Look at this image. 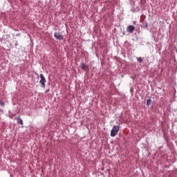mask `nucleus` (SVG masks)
<instances>
[{"label":"nucleus","mask_w":177,"mask_h":177,"mask_svg":"<svg viewBox=\"0 0 177 177\" xmlns=\"http://www.w3.org/2000/svg\"><path fill=\"white\" fill-rule=\"evenodd\" d=\"M119 131H120V126H113L112 130L111 131V138L115 137V136L118 134Z\"/></svg>","instance_id":"obj_1"},{"label":"nucleus","mask_w":177,"mask_h":177,"mask_svg":"<svg viewBox=\"0 0 177 177\" xmlns=\"http://www.w3.org/2000/svg\"><path fill=\"white\" fill-rule=\"evenodd\" d=\"M40 81L39 83L41 85V88H45V83L46 82V79H45V76L42 74H40Z\"/></svg>","instance_id":"obj_2"},{"label":"nucleus","mask_w":177,"mask_h":177,"mask_svg":"<svg viewBox=\"0 0 177 177\" xmlns=\"http://www.w3.org/2000/svg\"><path fill=\"white\" fill-rule=\"evenodd\" d=\"M54 37H55V38L57 39H59L60 41L63 40V35H62V33L59 32H55L54 33Z\"/></svg>","instance_id":"obj_3"},{"label":"nucleus","mask_w":177,"mask_h":177,"mask_svg":"<svg viewBox=\"0 0 177 177\" xmlns=\"http://www.w3.org/2000/svg\"><path fill=\"white\" fill-rule=\"evenodd\" d=\"M82 70H84V71H89V66L86 65L85 63H82L80 64Z\"/></svg>","instance_id":"obj_4"},{"label":"nucleus","mask_w":177,"mask_h":177,"mask_svg":"<svg viewBox=\"0 0 177 177\" xmlns=\"http://www.w3.org/2000/svg\"><path fill=\"white\" fill-rule=\"evenodd\" d=\"M127 31L128 32H129L130 34H132V32H133V31H135V26H133L132 25L127 26Z\"/></svg>","instance_id":"obj_5"},{"label":"nucleus","mask_w":177,"mask_h":177,"mask_svg":"<svg viewBox=\"0 0 177 177\" xmlns=\"http://www.w3.org/2000/svg\"><path fill=\"white\" fill-rule=\"evenodd\" d=\"M17 124H20V125H23V120H21V118H17Z\"/></svg>","instance_id":"obj_6"},{"label":"nucleus","mask_w":177,"mask_h":177,"mask_svg":"<svg viewBox=\"0 0 177 177\" xmlns=\"http://www.w3.org/2000/svg\"><path fill=\"white\" fill-rule=\"evenodd\" d=\"M137 60L138 63H142L143 62V59L142 57H138Z\"/></svg>","instance_id":"obj_7"},{"label":"nucleus","mask_w":177,"mask_h":177,"mask_svg":"<svg viewBox=\"0 0 177 177\" xmlns=\"http://www.w3.org/2000/svg\"><path fill=\"white\" fill-rule=\"evenodd\" d=\"M147 106H150V104H151V99L147 100Z\"/></svg>","instance_id":"obj_8"},{"label":"nucleus","mask_w":177,"mask_h":177,"mask_svg":"<svg viewBox=\"0 0 177 177\" xmlns=\"http://www.w3.org/2000/svg\"><path fill=\"white\" fill-rule=\"evenodd\" d=\"M0 104H1V106H5V103H3V102H1L0 103Z\"/></svg>","instance_id":"obj_9"},{"label":"nucleus","mask_w":177,"mask_h":177,"mask_svg":"<svg viewBox=\"0 0 177 177\" xmlns=\"http://www.w3.org/2000/svg\"><path fill=\"white\" fill-rule=\"evenodd\" d=\"M131 92H132V90H131Z\"/></svg>","instance_id":"obj_10"}]
</instances>
